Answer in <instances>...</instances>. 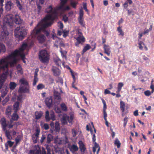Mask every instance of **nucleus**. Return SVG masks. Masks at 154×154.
I'll list each match as a JSON object with an SVG mask.
<instances>
[{
  "mask_svg": "<svg viewBox=\"0 0 154 154\" xmlns=\"http://www.w3.org/2000/svg\"><path fill=\"white\" fill-rule=\"evenodd\" d=\"M45 12L47 13H52L55 14L57 12L55 9L53 10V8L52 5H50L45 10Z\"/></svg>",
  "mask_w": 154,
  "mask_h": 154,
  "instance_id": "16",
  "label": "nucleus"
},
{
  "mask_svg": "<svg viewBox=\"0 0 154 154\" xmlns=\"http://www.w3.org/2000/svg\"><path fill=\"white\" fill-rule=\"evenodd\" d=\"M50 116L49 115V112L48 110H47L45 112V120L46 122H48L51 119L53 121H54L55 120V116L54 115V112H51V114H50Z\"/></svg>",
  "mask_w": 154,
  "mask_h": 154,
  "instance_id": "9",
  "label": "nucleus"
},
{
  "mask_svg": "<svg viewBox=\"0 0 154 154\" xmlns=\"http://www.w3.org/2000/svg\"><path fill=\"white\" fill-rule=\"evenodd\" d=\"M68 0H60V4L63 6L67 3Z\"/></svg>",
  "mask_w": 154,
  "mask_h": 154,
  "instance_id": "55",
  "label": "nucleus"
},
{
  "mask_svg": "<svg viewBox=\"0 0 154 154\" xmlns=\"http://www.w3.org/2000/svg\"><path fill=\"white\" fill-rule=\"evenodd\" d=\"M83 5L84 9L86 11L88 12V10L87 9L86 3H83Z\"/></svg>",
  "mask_w": 154,
  "mask_h": 154,
  "instance_id": "60",
  "label": "nucleus"
},
{
  "mask_svg": "<svg viewBox=\"0 0 154 154\" xmlns=\"http://www.w3.org/2000/svg\"><path fill=\"white\" fill-rule=\"evenodd\" d=\"M54 62L55 64L57 66L61 67V61L60 59L58 57H57L54 60Z\"/></svg>",
  "mask_w": 154,
  "mask_h": 154,
  "instance_id": "30",
  "label": "nucleus"
},
{
  "mask_svg": "<svg viewBox=\"0 0 154 154\" xmlns=\"http://www.w3.org/2000/svg\"><path fill=\"white\" fill-rule=\"evenodd\" d=\"M17 85V84L14 82H10L9 84L10 89L11 90H14Z\"/></svg>",
  "mask_w": 154,
  "mask_h": 154,
  "instance_id": "29",
  "label": "nucleus"
},
{
  "mask_svg": "<svg viewBox=\"0 0 154 154\" xmlns=\"http://www.w3.org/2000/svg\"><path fill=\"white\" fill-rule=\"evenodd\" d=\"M17 63V59H13V60L10 63V65L11 67H13L15 64H16Z\"/></svg>",
  "mask_w": 154,
  "mask_h": 154,
  "instance_id": "43",
  "label": "nucleus"
},
{
  "mask_svg": "<svg viewBox=\"0 0 154 154\" xmlns=\"http://www.w3.org/2000/svg\"><path fill=\"white\" fill-rule=\"evenodd\" d=\"M53 139V136L50 134H49L46 137L47 142L48 144H49Z\"/></svg>",
  "mask_w": 154,
  "mask_h": 154,
  "instance_id": "31",
  "label": "nucleus"
},
{
  "mask_svg": "<svg viewBox=\"0 0 154 154\" xmlns=\"http://www.w3.org/2000/svg\"><path fill=\"white\" fill-rule=\"evenodd\" d=\"M7 93V92L6 90L4 91H2L1 92V97L4 98L5 97Z\"/></svg>",
  "mask_w": 154,
  "mask_h": 154,
  "instance_id": "51",
  "label": "nucleus"
},
{
  "mask_svg": "<svg viewBox=\"0 0 154 154\" xmlns=\"http://www.w3.org/2000/svg\"><path fill=\"white\" fill-rule=\"evenodd\" d=\"M127 1H126L124 4H123V6L124 8L125 9H128V3L130 4L131 5L133 3V2L132 1V0H131V2H129V1H128V0H126Z\"/></svg>",
  "mask_w": 154,
  "mask_h": 154,
  "instance_id": "33",
  "label": "nucleus"
},
{
  "mask_svg": "<svg viewBox=\"0 0 154 154\" xmlns=\"http://www.w3.org/2000/svg\"><path fill=\"white\" fill-rule=\"evenodd\" d=\"M27 46V44L24 43L23 44L20 48L19 49V52L18 56H20L22 60L25 59V55L23 53L24 50Z\"/></svg>",
  "mask_w": 154,
  "mask_h": 154,
  "instance_id": "11",
  "label": "nucleus"
},
{
  "mask_svg": "<svg viewBox=\"0 0 154 154\" xmlns=\"http://www.w3.org/2000/svg\"><path fill=\"white\" fill-rule=\"evenodd\" d=\"M23 20L18 14H16L14 16V22L16 24L20 25L23 23Z\"/></svg>",
  "mask_w": 154,
  "mask_h": 154,
  "instance_id": "13",
  "label": "nucleus"
},
{
  "mask_svg": "<svg viewBox=\"0 0 154 154\" xmlns=\"http://www.w3.org/2000/svg\"><path fill=\"white\" fill-rule=\"evenodd\" d=\"M14 35L16 38H19V40H22L26 34L25 30L20 29V27H17L14 31Z\"/></svg>",
  "mask_w": 154,
  "mask_h": 154,
  "instance_id": "5",
  "label": "nucleus"
},
{
  "mask_svg": "<svg viewBox=\"0 0 154 154\" xmlns=\"http://www.w3.org/2000/svg\"><path fill=\"white\" fill-rule=\"evenodd\" d=\"M91 48V47L88 44H86V45L83 48L82 52V54L83 55L87 51Z\"/></svg>",
  "mask_w": 154,
  "mask_h": 154,
  "instance_id": "27",
  "label": "nucleus"
},
{
  "mask_svg": "<svg viewBox=\"0 0 154 154\" xmlns=\"http://www.w3.org/2000/svg\"><path fill=\"white\" fill-rule=\"evenodd\" d=\"M7 143L8 145L10 147H11L13 145L14 142H12L10 140H8L7 141Z\"/></svg>",
  "mask_w": 154,
  "mask_h": 154,
  "instance_id": "61",
  "label": "nucleus"
},
{
  "mask_svg": "<svg viewBox=\"0 0 154 154\" xmlns=\"http://www.w3.org/2000/svg\"><path fill=\"white\" fill-rule=\"evenodd\" d=\"M38 79H35L34 78L33 83V85L34 86L36 85L37 82L38 81Z\"/></svg>",
  "mask_w": 154,
  "mask_h": 154,
  "instance_id": "62",
  "label": "nucleus"
},
{
  "mask_svg": "<svg viewBox=\"0 0 154 154\" xmlns=\"http://www.w3.org/2000/svg\"><path fill=\"white\" fill-rule=\"evenodd\" d=\"M78 144L79 145L80 151L84 153L86 149V148L83 142L82 141H79L78 142Z\"/></svg>",
  "mask_w": 154,
  "mask_h": 154,
  "instance_id": "19",
  "label": "nucleus"
},
{
  "mask_svg": "<svg viewBox=\"0 0 154 154\" xmlns=\"http://www.w3.org/2000/svg\"><path fill=\"white\" fill-rule=\"evenodd\" d=\"M22 137L20 135H18L15 139L16 144H17L21 140Z\"/></svg>",
  "mask_w": 154,
  "mask_h": 154,
  "instance_id": "41",
  "label": "nucleus"
},
{
  "mask_svg": "<svg viewBox=\"0 0 154 154\" xmlns=\"http://www.w3.org/2000/svg\"><path fill=\"white\" fill-rule=\"evenodd\" d=\"M54 96L55 99L57 100H60L61 99V94L58 92L54 91Z\"/></svg>",
  "mask_w": 154,
  "mask_h": 154,
  "instance_id": "24",
  "label": "nucleus"
},
{
  "mask_svg": "<svg viewBox=\"0 0 154 154\" xmlns=\"http://www.w3.org/2000/svg\"><path fill=\"white\" fill-rule=\"evenodd\" d=\"M51 70L53 73L54 75L55 76H58L60 75V71L58 68L56 67L53 66Z\"/></svg>",
  "mask_w": 154,
  "mask_h": 154,
  "instance_id": "17",
  "label": "nucleus"
},
{
  "mask_svg": "<svg viewBox=\"0 0 154 154\" xmlns=\"http://www.w3.org/2000/svg\"><path fill=\"white\" fill-rule=\"evenodd\" d=\"M64 6H63L61 4H60V6H59L58 7H57L56 8V9H55V10H56V11H57V10L58 11V10H62Z\"/></svg>",
  "mask_w": 154,
  "mask_h": 154,
  "instance_id": "50",
  "label": "nucleus"
},
{
  "mask_svg": "<svg viewBox=\"0 0 154 154\" xmlns=\"http://www.w3.org/2000/svg\"><path fill=\"white\" fill-rule=\"evenodd\" d=\"M110 48V47L108 45H107L105 44L104 45L103 48L104 50V52L109 56L110 55L111 53Z\"/></svg>",
  "mask_w": 154,
  "mask_h": 154,
  "instance_id": "21",
  "label": "nucleus"
},
{
  "mask_svg": "<svg viewBox=\"0 0 154 154\" xmlns=\"http://www.w3.org/2000/svg\"><path fill=\"white\" fill-rule=\"evenodd\" d=\"M83 15L84 12L83 10L80 9L79 11V16L78 18V21L82 26L85 28V24L83 18Z\"/></svg>",
  "mask_w": 154,
  "mask_h": 154,
  "instance_id": "10",
  "label": "nucleus"
},
{
  "mask_svg": "<svg viewBox=\"0 0 154 154\" xmlns=\"http://www.w3.org/2000/svg\"><path fill=\"white\" fill-rule=\"evenodd\" d=\"M9 35V33L7 31H3L1 34V35L3 36L2 38V39H4L7 36Z\"/></svg>",
  "mask_w": 154,
  "mask_h": 154,
  "instance_id": "40",
  "label": "nucleus"
},
{
  "mask_svg": "<svg viewBox=\"0 0 154 154\" xmlns=\"http://www.w3.org/2000/svg\"><path fill=\"white\" fill-rule=\"evenodd\" d=\"M45 103L47 106L50 108L52 106V99L51 97L47 98L45 100Z\"/></svg>",
  "mask_w": 154,
  "mask_h": 154,
  "instance_id": "18",
  "label": "nucleus"
},
{
  "mask_svg": "<svg viewBox=\"0 0 154 154\" xmlns=\"http://www.w3.org/2000/svg\"><path fill=\"white\" fill-rule=\"evenodd\" d=\"M19 52V50H16L11 54L5 58H2L0 60V63L3 64L8 69V60L10 59H17V57L18 56Z\"/></svg>",
  "mask_w": 154,
  "mask_h": 154,
  "instance_id": "2",
  "label": "nucleus"
},
{
  "mask_svg": "<svg viewBox=\"0 0 154 154\" xmlns=\"http://www.w3.org/2000/svg\"><path fill=\"white\" fill-rule=\"evenodd\" d=\"M45 87V85L42 84H40L38 85L37 86V89L38 90L44 88Z\"/></svg>",
  "mask_w": 154,
  "mask_h": 154,
  "instance_id": "45",
  "label": "nucleus"
},
{
  "mask_svg": "<svg viewBox=\"0 0 154 154\" xmlns=\"http://www.w3.org/2000/svg\"><path fill=\"white\" fill-rule=\"evenodd\" d=\"M1 124L3 130H5V129H6V127L8 125L6 123V121L5 118L3 117L1 119Z\"/></svg>",
  "mask_w": 154,
  "mask_h": 154,
  "instance_id": "15",
  "label": "nucleus"
},
{
  "mask_svg": "<svg viewBox=\"0 0 154 154\" xmlns=\"http://www.w3.org/2000/svg\"><path fill=\"white\" fill-rule=\"evenodd\" d=\"M14 4L11 1H7L5 5V10L8 11H10L14 6Z\"/></svg>",
  "mask_w": 154,
  "mask_h": 154,
  "instance_id": "14",
  "label": "nucleus"
},
{
  "mask_svg": "<svg viewBox=\"0 0 154 154\" xmlns=\"http://www.w3.org/2000/svg\"><path fill=\"white\" fill-rule=\"evenodd\" d=\"M55 110L56 112L58 113H61L62 112L61 109L59 107H57L55 108Z\"/></svg>",
  "mask_w": 154,
  "mask_h": 154,
  "instance_id": "57",
  "label": "nucleus"
},
{
  "mask_svg": "<svg viewBox=\"0 0 154 154\" xmlns=\"http://www.w3.org/2000/svg\"><path fill=\"white\" fill-rule=\"evenodd\" d=\"M38 25H37L33 29L31 34L32 37L35 38L39 43L42 44L45 41L46 38L45 35L41 33L42 29L38 28Z\"/></svg>",
  "mask_w": 154,
  "mask_h": 154,
  "instance_id": "1",
  "label": "nucleus"
},
{
  "mask_svg": "<svg viewBox=\"0 0 154 154\" xmlns=\"http://www.w3.org/2000/svg\"><path fill=\"white\" fill-rule=\"evenodd\" d=\"M103 113L104 119L105 120H106V119H107L106 117H107V114L106 113V111H103Z\"/></svg>",
  "mask_w": 154,
  "mask_h": 154,
  "instance_id": "63",
  "label": "nucleus"
},
{
  "mask_svg": "<svg viewBox=\"0 0 154 154\" xmlns=\"http://www.w3.org/2000/svg\"><path fill=\"white\" fill-rule=\"evenodd\" d=\"M4 21L9 26H12L14 22V16L11 14L6 15Z\"/></svg>",
  "mask_w": 154,
  "mask_h": 154,
  "instance_id": "8",
  "label": "nucleus"
},
{
  "mask_svg": "<svg viewBox=\"0 0 154 154\" xmlns=\"http://www.w3.org/2000/svg\"><path fill=\"white\" fill-rule=\"evenodd\" d=\"M6 51L5 45L0 43V53L1 52L4 53Z\"/></svg>",
  "mask_w": 154,
  "mask_h": 154,
  "instance_id": "38",
  "label": "nucleus"
},
{
  "mask_svg": "<svg viewBox=\"0 0 154 154\" xmlns=\"http://www.w3.org/2000/svg\"><path fill=\"white\" fill-rule=\"evenodd\" d=\"M19 91H20L21 93H29V89L26 87L20 86V87Z\"/></svg>",
  "mask_w": 154,
  "mask_h": 154,
  "instance_id": "22",
  "label": "nucleus"
},
{
  "mask_svg": "<svg viewBox=\"0 0 154 154\" xmlns=\"http://www.w3.org/2000/svg\"><path fill=\"white\" fill-rule=\"evenodd\" d=\"M9 74L7 71L5 73H2L0 76V89H1L4 85V83L7 79V75Z\"/></svg>",
  "mask_w": 154,
  "mask_h": 154,
  "instance_id": "12",
  "label": "nucleus"
},
{
  "mask_svg": "<svg viewBox=\"0 0 154 154\" xmlns=\"http://www.w3.org/2000/svg\"><path fill=\"white\" fill-rule=\"evenodd\" d=\"M69 116H68L65 114L63 116L61 120V122L63 124H67V121L69 123H72L73 122L74 117V114L72 112H70L69 113Z\"/></svg>",
  "mask_w": 154,
  "mask_h": 154,
  "instance_id": "6",
  "label": "nucleus"
},
{
  "mask_svg": "<svg viewBox=\"0 0 154 154\" xmlns=\"http://www.w3.org/2000/svg\"><path fill=\"white\" fill-rule=\"evenodd\" d=\"M70 4L73 8H75L77 3L75 2H71L70 3Z\"/></svg>",
  "mask_w": 154,
  "mask_h": 154,
  "instance_id": "53",
  "label": "nucleus"
},
{
  "mask_svg": "<svg viewBox=\"0 0 154 154\" xmlns=\"http://www.w3.org/2000/svg\"><path fill=\"white\" fill-rule=\"evenodd\" d=\"M54 19V18L51 14H47L43 19V21L45 23L43 25V27L46 28L50 26L52 24L51 22H48V21H53Z\"/></svg>",
  "mask_w": 154,
  "mask_h": 154,
  "instance_id": "7",
  "label": "nucleus"
},
{
  "mask_svg": "<svg viewBox=\"0 0 154 154\" xmlns=\"http://www.w3.org/2000/svg\"><path fill=\"white\" fill-rule=\"evenodd\" d=\"M12 111V109L11 106H8L5 111L6 115L8 116V117H9L11 116V112Z\"/></svg>",
  "mask_w": 154,
  "mask_h": 154,
  "instance_id": "20",
  "label": "nucleus"
},
{
  "mask_svg": "<svg viewBox=\"0 0 154 154\" xmlns=\"http://www.w3.org/2000/svg\"><path fill=\"white\" fill-rule=\"evenodd\" d=\"M55 129L57 131H59L60 129L59 125L57 122L55 123Z\"/></svg>",
  "mask_w": 154,
  "mask_h": 154,
  "instance_id": "52",
  "label": "nucleus"
},
{
  "mask_svg": "<svg viewBox=\"0 0 154 154\" xmlns=\"http://www.w3.org/2000/svg\"><path fill=\"white\" fill-rule=\"evenodd\" d=\"M115 144L116 145L118 148H119L120 147L121 143L120 141L118 140H115Z\"/></svg>",
  "mask_w": 154,
  "mask_h": 154,
  "instance_id": "49",
  "label": "nucleus"
},
{
  "mask_svg": "<svg viewBox=\"0 0 154 154\" xmlns=\"http://www.w3.org/2000/svg\"><path fill=\"white\" fill-rule=\"evenodd\" d=\"M69 148L72 152H74L78 151L79 148L76 145L72 144L69 147Z\"/></svg>",
  "mask_w": 154,
  "mask_h": 154,
  "instance_id": "23",
  "label": "nucleus"
},
{
  "mask_svg": "<svg viewBox=\"0 0 154 154\" xmlns=\"http://www.w3.org/2000/svg\"><path fill=\"white\" fill-rule=\"evenodd\" d=\"M46 137L45 136V135H42V137H41V139H40V142L41 143H42L44 140L45 139Z\"/></svg>",
  "mask_w": 154,
  "mask_h": 154,
  "instance_id": "59",
  "label": "nucleus"
},
{
  "mask_svg": "<svg viewBox=\"0 0 154 154\" xmlns=\"http://www.w3.org/2000/svg\"><path fill=\"white\" fill-rule=\"evenodd\" d=\"M38 69H36L35 72V74L34 75V78L35 79H38L37 78L38 72Z\"/></svg>",
  "mask_w": 154,
  "mask_h": 154,
  "instance_id": "56",
  "label": "nucleus"
},
{
  "mask_svg": "<svg viewBox=\"0 0 154 154\" xmlns=\"http://www.w3.org/2000/svg\"><path fill=\"white\" fill-rule=\"evenodd\" d=\"M17 72L18 74L20 73L21 74H23V69L20 64H18L17 66Z\"/></svg>",
  "mask_w": 154,
  "mask_h": 154,
  "instance_id": "28",
  "label": "nucleus"
},
{
  "mask_svg": "<svg viewBox=\"0 0 154 154\" xmlns=\"http://www.w3.org/2000/svg\"><path fill=\"white\" fill-rule=\"evenodd\" d=\"M117 31L119 33V35L121 36L122 37L124 36V33L123 32L121 27L120 26L118 27L117 29Z\"/></svg>",
  "mask_w": 154,
  "mask_h": 154,
  "instance_id": "32",
  "label": "nucleus"
},
{
  "mask_svg": "<svg viewBox=\"0 0 154 154\" xmlns=\"http://www.w3.org/2000/svg\"><path fill=\"white\" fill-rule=\"evenodd\" d=\"M60 106L63 111L66 112L67 110V107L64 103H62L60 104Z\"/></svg>",
  "mask_w": 154,
  "mask_h": 154,
  "instance_id": "37",
  "label": "nucleus"
},
{
  "mask_svg": "<svg viewBox=\"0 0 154 154\" xmlns=\"http://www.w3.org/2000/svg\"><path fill=\"white\" fill-rule=\"evenodd\" d=\"M74 38L77 41L75 43V45L78 47L79 46V44L83 45L85 41V38L81 32V30L79 29L77 30V33Z\"/></svg>",
  "mask_w": 154,
  "mask_h": 154,
  "instance_id": "3",
  "label": "nucleus"
},
{
  "mask_svg": "<svg viewBox=\"0 0 154 154\" xmlns=\"http://www.w3.org/2000/svg\"><path fill=\"white\" fill-rule=\"evenodd\" d=\"M128 121V117L125 116L124 119V127L125 128Z\"/></svg>",
  "mask_w": 154,
  "mask_h": 154,
  "instance_id": "47",
  "label": "nucleus"
},
{
  "mask_svg": "<svg viewBox=\"0 0 154 154\" xmlns=\"http://www.w3.org/2000/svg\"><path fill=\"white\" fill-rule=\"evenodd\" d=\"M49 55L45 50H42L39 51L38 54L40 61L43 63L47 62L49 60Z\"/></svg>",
  "mask_w": 154,
  "mask_h": 154,
  "instance_id": "4",
  "label": "nucleus"
},
{
  "mask_svg": "<svg viewBox=\"0 0 154 154\" xmlns=\"http://www.w3.org/2000/svg\"><path fill=\"white\" fill-rule=\"evenodd\" d=\"M125 104L124 102L122 101H120V108L122 112H124L125 110Z\"/></svg>",
  "mask_w": 154,
  "mask_h": 154,
  "instance_id": "35",
  "label": "nucleus"
},
{
  "mask_svg": "<svg viewBox=\"0 0 154 154\" xmlns=\"http://www.w3.org/2000/svg\"><path fill=\"white\" fill-rule=\"evenodd\" d=\"M44 128L45 130H47L49 128L48 125L47 124L45 123L44 125Z\"/></svg>",
  "mask_w": 154,
  "mask_h": 154,
  "instance_id": "64",
  "label": "nucleus"
},
{
  "mask_svg": "<svg viewBox=\"0 0 154 154\" xmlns=\"http://www.w3.org/2000/svg\"><path fill=\"white\" fill-rule=\"evenodd\" d=\"M9 100V98L8 97H6L5 99H4L2 102V105L4 106L8 102Z\"/></svg>",
  "mask_w": 154,
  "mask_h": 154,
  "instance_id": "44",
  "label": "nucleus"
},
{
  "mask_svg": "<svg viewBox=\"0 0 154 154\" xmlns=\"http://www.w3.org/2000/svg\"><path fill=\"white\" fill-rule=\"evenodd\" d=\"M69 31H63V36L64 38H66L69 35Z\"/></svg>",
  "mask_w": 154,
  "mask_h": 154,
  "instance_id": "48",
  "label": "nucleus"
},
{
  "mask_svg": "<svg viewBox=\"0 0 154 154\" xmlns=\"http://www.w3.org/2000/svg\"><path fill=\"white\" fill-rule=\"evenodd\" d=\"M19 106V103L18 101L15 102L14 105V111H16V112H17Z\"/></svg>",
  "mask_w": 154,
  "mask_h": 154,
  "instance_id": "34",
  "label": "nucleus"
},
{
  "mask_svg": "<svg viewBox=\"0 0 154 154\" xmlns=\"http://www.w3.org/2000/svg\"><path fill=\"white\" fill-rule=\"evenodd\" d=\"M19 116L17 114V112L14 111V113L11 116V119L13 121H17L18 120Z\"/></svg>",
  "mask_w": 154,
  "mask_h": 154,
  "instance_id": "26",
  "label": "nucleus"
},
{
  "mask_svg": "<svg viewBox=\"0 0 154 154\" xmlns=\"http://www.w3.org/2000/svg\"><path fill=\"white\" fill-rule=\"evenodd\" d=\"M19 82L20 83V86L22 85H24L26 86H28L29 83L27 80H25L24 78H22L19 80Z\"/></svg>",
  "mask_w": 154,
  "mask_h": 154,
  "instance_id": "25",
  "label": "nucleus"
},
{
  "mask_svg": "<svg viewBox=\"0 0 154 154\" xmlns=\"http://www.w3.org/2000/svg\"><path fill=\"white\" fill-rule=\"evenodd\" d=\"M16 4L17 6V7L20 10H21L23 9V7L22 6L21 4L20 1H19V0H16Z\"/></svg>",
  "mask_w": 154,
  "mask_h": 154,
  "instance_id": "42",
  "label": "nucleus"
},
{
  "mask_svg": "<svg viewBox=\"0 0 154 154\" xmlns=\"http://www.w3.org/2000/svg\"><path fill=\"white\" fill-rule=\"evenodd\" d=\"M35 133L34 134L36 137H38L40 132V129L39 128H37L35 130Z\"/></svg>",
  "mask_w": 154,
  "mask_h": 154,
  "instance_id": "46",
  "label": "nucleus"
},
{
  "mask_svg": "<svg viewBox=\"0 0 154 154\" xmlns=\"http://www.w3.org/2000/svg\"><path fill=\"white\" fill-rule=\"evenodd\" d=\"M37 6L38 8V14H39L41 12V10L42 9V6H40L39 4H37Z\"/></svg>",
  "mask_w": 154,
  "mask_h": 154,
  "instance_id": "58",
  "label": "nucleus"
},
{
  "mask_svg": "<svg viewBox=\"0 0 154 154\" xmlns=\"http://www.w3.org/2000/svg\"><path fill=\"white\" fill-rule=\"evenodd\" d=\"M124 84L122 82H119L118 85L117 90L116 92H120L121 90L122 87L123 86Z\"/></svg>",
  "mask_w": 154,
  "mask_h": 154,
  "instance_id": "36",
  "label": "nucleus"
},
{
  "mask_svg": "<svg viewBox=\"0 0 154 154\" xmlns=\"http://www.w3.org/2000/svg\"><path fill=\"white\" fill-rule=\"evenodd\" d=\"M42 114L41 112H36L35 114V119H40L42 116Z\"/></svg>",
  "mask_w": 154,
  "mask_h": 154,
  "instance_id": "39",
  "label": "nucleus"
},
{
  "mask_svg": "<svg viewBox=\"0 0 154 154\" xmlns=\"http://www.w3.org/2000/svg\"><path fill=\"white\" fill-rule=\"evenodd\" d=\"M145 95L147 96H149L151 94V92L149 90H147L144 92Z\"/></svg>",
  "mask_w": 154,
  "mask_h": 154,
  "instance_id": "54",
  "label": "nucleus"
}]
</instances>
